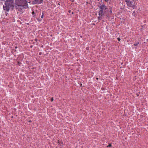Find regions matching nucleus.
<instances>
[{"mask_svg": "<svg viewBox=\"0 0 148 148\" xmlns=\"http://www.w3.org/2000/svg\"><path fill=\"white\" fill-rule=\"evenodd\" d=\"M99 10L98 12L99 16L97 18L99 21H100L104 18V16L106 15L107 17L108 16L107 15L108 10L107 6L103 3L99 6Z\"/></svg>", "mask_w": 148, "mask_h": 148, "instance_id": "1", "label": "nucleus"}, {"mask_svg": "<svg viewBox=\"0 0 148 148\" xmlns=\"http://www.w3.org/2000/svg\"><path fill=\"white\" fill-rule=\"evenodd\" d=\"M4 5L3 6V10L6 12H8L11 8H13L14 7V0H3Z\"/></svg>", "mask_w": 148, "mask_h": 148, "instance_id": "2", "label": "nucleus"}, {"mask_svg": "<svg viewBox=\"0 0 148 148\" xmlns=\"http://www.w3.org/2000/svg\"><path fill=\"white\" fill-rule=\"evenodd\" d=\"M15 7L16 9L22 7L25 9L28 8V4L27 0H15Z\"/></svg>", "mask_w": 148, "mask_h": 148, "instance_id": "3", "label": "nucleus"}, {"mask_svg": "<svg viewBox=\"0 0 148 148\" xmlns=\"http://www.w3.org/2000/svg\"><path fill=\"white\" fill-rule=\"evenodd\" d=\"M125 2L128 6V7L132 8L133 9H135L136 6V0H126Z\"/></svg>", "mask_w": 148, "mask_h": 148, "instance_id": "4", "label": "nucleus"}, {"mask_svg": "<svg viewBox=\"0 0 148 148\" xmlns=\"http://www.w3.org/2000/svg\"><path fill=\"white\" fill-rule=\"evenodd\" d=\"M43 0H33L32 3L33 4H40L42 3Z\"/></svg>", "mask_w": 148, "mask_h": 148, "instance_id": "5", "label": "nucleus"}, {"mask_svg": "<svg viewBox=\"0 0 148 148\" xmlns=\"http://www.w3.org/2000/svg\"><path fill=\"white\" fill-rule=\"evenodd\" d=\"M112 7H110L109 8L110 9V14H112Z\"/></svg>", "mask_w": 148, "mask_h": 148, "instance_id": "6", "label": "nucleus"}, {"mask_svg": "<svg viewBox=\"0 0 148 148\" xmlns=\"http://www.w3.org/2000/svg\"><path fill=\"white\" fill-rule=\"evenodd\" d=\"M132 14L133 16H136L137 15L135 11L133 12Z\"/></svg>", "mask_w": 148, "mask_h": 148, "instance_id": "7", "label": "nucleus"}, {"mask_svg": "<svg viewBox=\"0 0 148 148\" xmlns=\"http://www.w3.org/2000/svg\"><path fill=\"white\" fill-rule=\"evenodd\" d=\"M139 42H137L136 43L134 44V45L135 46H138V45L139 44Z\"/></svg>", "mask_w": 148, "mask_h": 148, "instance_id": "8", "label": "nucleus"}, {"mask_svg": "<svg viewBox=\"0 0 148 148\" xmlns=\"http://www.w3.org/2000/svg\"><path fill=\"white\" fill-rule=\"evenodd\" d=\"M42 15L41 16V18H43L44 17V11L42 12Z\"/></svg>", "mask_w": 148, "mask_h": 148, "instance_id": "9", "label": "nucleus"}, {"mask_svg": "<svg viewBox=\"0 0 148 148\" xmlns=\"http://www.w3.org/2000/svg\"><path fill=\"white\" fill-rule=\"evenodd\" d=\"M32 14L33 15V17H35V12L34 11H33L32 12Z\"/></svg>", "mask_w": 148, "mask_h": 148, "instance_id": "10", "label": "nucleus"}, {"mask_svg": "<svg viewBox=\"0 0 148 148\" xmlns=\"http://www.w3.org/2000/svg\"><path fill=\"white\" fill-rule=\"evenodd\" d=\"M36 19L37 20V21L38 22H40L42 21V19L40 18H37Z\"/></svg>", "mask_w": 148, "mask_h": 148, "instance_id": "11", "label": "nucleus"}, {"mask_svg": "<svg viewBox=\"0 0 148 148\" xmlns=\"http://www.w3.org/2000/svg\"><path fill=\"white\" fill-rule=\"evenodd\" d=\"M111 146H112V145H111V144H109V145H107V146H106V147H111Z\"/></svg>", "mask_w": 148, "mask_h": 148, "instance_id": "12", "label": "nucleus"}, {"mask_svg": "<svg viewBox=\"0 0 148 148\" xmlns=\"http://www.w3.org/2000/svg\"><path fill=\"white\" fill-rule=\"evenodd\" d=\"M117 39L119 41H120L121 40V39L120 38L118 37L117 38Z\"/></svg>", "mask_w": 148, "mask_h": 148, "instance_id": "13", "label": "nucleus"}, {"mask_svg": "<svg viewBox=\"0 0 148 148\" xmlns=\"http://www.w3.org/2000/svg\"><path fill=\"white\" fill-rule=\"evenodd\" d=\"M51 101H53V97H52L51 98Z\"/></svg>", "mask_w": 148, "mask_h": 148, "instance_id": "14", "label": "nucleus"}, {"mask_svg": "<svg viewBox=\"0 0 148 148\" xmlns=\"http://www.w3.org/2000/svg\"><path fill=\"white\" fill-rule=\"evenodd\" d=\"M71 12V10H69V12L70 13V12Z\"/></svg>", "mask_w": 148, "mask_h": 148, "instance_id": "15", "label": "nucleus"}, {"mask_svg": "<svg viewBox=\"0 0 148 148\" xmlns=\"http://www.w3.org/2000/svg\"><path fill=\"white\" fill-rule=\"evenodd\" d=\"M60 5V4L59 3H58V5Z\"/></svg>", "mask_w": 148, "mask_h": 148, "instance_id": "16", "label": "nucleus"}, {"mask_svg": "<svg viewBox=\"0 0 148 148\" xmlns=\"http://www.w3.org/2000/svg\"><path fill=\"white\" fill-rule=\"evenodd\" d=\"M105 1L107 2L108 1H107L106 0H105Z\"/></svg>", "mask_w": 148, "mask_h": 148, "instance_id": "17", "label": "nucleus"}, {"mask_svg": "<svg viewBox=\"0 0 148 148\" xmlns=\"http://www.w3.org/2000/svg\"><path fill=\"white\" fill-rule=\"evenodd\" d=\"M32 47V45H31L30 46V47Z\"/></svg>", "mask_w": 148, "mask_h": 148, "instance_id": "18", "label": "nucleus"}, {"mask_svg": "<svg viewBox=\"0 0 148 148\" xmlns=\"http://www.w3.org/2000/svg\"><path fill=\"white\" fill-rule=\"evenodd\" d=\"M72 14H73V12H72Z\"/></svg>", "mask_w": 148, "mask_h": 148, "instance_id": "19", "label": "nucleus"}, {"mask_svg": "<svg viewBox=\"0 0 148 148\" xmlns=\"http://www.w3.org/2000/svg\"><path fill=\"white\" fill-rule=\"evenodd\" d=\"M7 14H8V13H7V14H6V16H7Z\"/></svg>", "mask_w": 148, "mask_h": 148, "instance_id": "20", "label": "nucleus"}, {"mask_svg": "<svg viewBox=\"0 0 148 148\" xmlns=\"http://www.w3.org/2000/svg\"><path fill=\"white\" fill-rule=\"evenodd\" d=\"M82 84H81V86H82Z\"/></svg>", "mask_w": 148, "mask_h": 148, "instance_id": "21", "label": "nucleus"}]
</instances>
